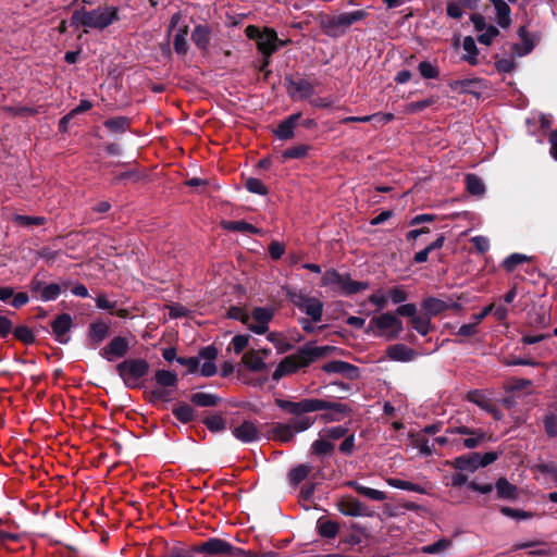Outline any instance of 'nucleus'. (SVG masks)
I'll list each match as a JSON object with an SVG mask.
<instances>
[{
  "mask_svg": "<svg viewBox=\"0 0 557 557\" xmlns=\"http://www.w3.org/2000/svg\"><path fill=\"white\" fill-rule=\"evenodd\" d=\"M120 21L119 8L114 5H103L87 11L77 10L72 15V23L76 26H85L102 30Z\"/></svg>",
  "mask_w": 557,
  "mask_h": 557,
  "instance_id": "obj_1",
  "label": "nucleus"
},
{
  "mask_svg": "<svg viewBox=\"0 0 557 557\" xmlns=\"http://www.w3.org/2000/svg\"><path fill=\"white\" fill-rule=\"evenodd\" d=\"M276 403L280 408L298 417L307 412L330 409L332 411L331 416L324 414L323 418L325 420H339L341 416L346 411V407L343 404L329 403L322 399L307 398L297 403L288 400H277Z\"/></svg>",
  "mask_w": 557,
  "mask_h": 557,
  "instance_id": "obj_2",
  "label": "nucleus"
},
{
  "mask_svg": "<svg viewBox=\"0 0 557 557\" xmlns=\"http://www.w3.org/2000/svg\"><path fill=\"white\" fill-rule=\"evenodd\" d=\"M367 332L387 341H392L397 338L403 332V322L389 312L382 313L370 320Z\"/></svg>",
  "mask_w": 557,
  "mask_h": 557,
  "instance_id": "obj_3",
  "label": "nucleus"
},
{
  "mask_svg": "<svg viewBox=\"0 0 557 557\" xmlns=\"http://www.w3.org/2000/svg\"><path fill=\"white\" fill-rule=\"evenodd\" d=\"M245 34L249 39L257 41L259 51L265 57H270L280 47H284L289 42V40H280L272 28L260 30L259 27L249 25L246 27Z\"/></svg>",
  "mask_w": 557,
  "mask_h": 557,
  "instance_id": "obj_4",
  "label": "nucleus"
},
{
  "mask_svg": "<svg viewBox=\"0 0 557 557\" xmlns=\"http://www.w3.org/2000/svg\"><path fill=\"white\" fill-rule=\"evenodd\" d=\"M367 15L366 10L345 12L323 21L322 28L326 35L336 37L342 35L354 23L363 20Z\"/></svg>",
  "mask_w": 557,
  "mask_h": 557,
  "instance_id": "obj_5",
  "label": "nucleus"
},
{
  "mask_svg": "<svg viewBox=\"0 0 557 557\" xmlns=\"http://www.w3.org/2000/svg\"><path fill=\"white\" fill-rule=\"evenodd\" d=\"M116 370L127 387L140 385L141 379L148 373L149 364L144 359H128L121 362Z\"/></svg>",
  "mask_w": 557,
  "mask_h": 557,
  "instance_id": "obj_6",
  "label": "nucleus"
},
{
  "mask_svg": "<svg viewBox=\"0 0 557 557\" xmlns=\"http://www.w3.org/2000/svg\"><path fill=\"white\" fill-rule=\"evenodd\" d=\"M322 285L345 295L356 294L368 287L366 283L352 281L348 275L341 274L335 270L326 271L323 274Z\"/></svg>",
  "mask_w": 557,
  "mask_h": 557,
  "instance_id": "obj_7",
  "label": "nucleus"
},
{
  "mask_svg": "<svg viewBox=\"0 0 557 557\" xmlns=\"http://www.w3.org/2000/svg\"><path fill=\"white\" fill-rule=\"evenodd\" d=\"M156 386L151 389L152 400H170L177 384L176 373L168 370H158L154 374Z\"/></svg>",
  "mask_w": 557,
  "mask_h": 557,
  "instance_id": "obj_8",
  "label": "nucleus"
},
{
  "mask_svg": "<svg viewBox=\"0 0 557 557\" xmlns=\"http://www.w3.org/2000/svg\"><path fill=\"white\" fill-rule=\"evenodd\" d=\"M310 358H307L302 351L298 355H292L283 359L272 374L273 380L278 381L285 375L295 373L300 368L307 367Z\"/></svg>",
  "mask_w": 557,
  "mask_h": 557,
  "instance_id": "obj_9",
  "label": "nucleus"
},
{
  "mask_svg": "<svg viewBox=\"0 0 557 557\" xmlns=\"http://www.w3.org/2000/svg\"><path fill=\"white\" fill-rule=\"evenodd\" d=\"M271 308H255L249 314L247 327L256 334H264L269 330V323L273 318Z\"/></svg>",
  "mask_w": 557,
  "mask_h": 557,
  "instance_id": "obj_10",
  "label": "nucleus"
},
{
  "mask_svg": "<svg viewBox=\"0 0 557 557\" xmlns=\"http://www.w3.org/2000/svg\"><path fill=\"white\" fill-rule=\"evenodd\" d=\"M270 349H250L242 357L243 364L252 372H262L267 369L265 359L270 355Z\"/></svg>",
  "mask_w": 557,
  "mask_h": 557,
  "instance_id": "obj_11",
  "label": "nucleus"
},
{
  "mask_svg": "<svg viewBox=\"0 0 557 557\" xmlns=\"http://www.w3.org/2000/svg\"><path fill=\"white\" fill-rule=\"evenodd\" d=\"M129 343L126 338L116 336L100 351V356L108 361L124 357L128 351Z\"/></svg>",
  "mask_w": 557,
  "mask_h": 557,
  "instance_id": "obj_12",
  "label": "nucleus"
},
{
  "mask_svg": "<svg viewBox=\"0 0 557 557\" xmlns=\"http://www.w3.org/2000/svg\"><path fill=\"white\" fill-rule=\"evenodd\" d=\"M295 304L302 312L309 315L312 321L319 322L321 320L323 304L319 299L308 296H298Z\"/></svg>",
  "mask_w": 557,
  "mask_h": 557,
  "instance_id": "obj_13",
  "label": "nucleus"
},
{
  "mask_svg": "<svg viewBox=\"0 0 557 557\" xmlns=\"http://www.w3.org/2000/svg\"><path fill=\"white\" fill-rule=\"evenodd\" d=\"M468 399L480 407L482 410L491 413L495 419H500V411L497 409L493 400L483 392L472 391L468 393Z\"/></svg>",
  "mask_w": 557,
  "mask_h": 557,
  "instance_id": "obj_14",
  "label": "nucleus"
},
{
  "mask_svg": "<svg viewBox=\"0 0 557 557\" xmlns=\"http://www.w3.org/2000/svg\"><path fill=\"white\" fill-rule=\"evenodd\" d=\"M338 510L349 517L369 516L367 507L356 498L343 497L338 502Z\"/></svg>",
  "mask_w": 557,
  "mask_h": 557,
  "instance_id": "obj_15",
  "label": "nucleus"
},
{
  "mask_svg": "<svg viewBox=\"0 0 557 557\" xmlns=\"http://www.w3.org/2000/svg\"><path fill=\"white\" fill-rule=\"evenodd\" d=\"M233 435L244 443H251L260 438V432L251 421H244L242 424L234 428Z\"/></svg>",
  "mask_w": 557,
  "mask_h": 557,
  "instance_id": "obj_16",
  "label": "nucleus"
},
{
  "mask_svg": "<svg viewBox=\"0 0 557 557\" xmlns=\"http://www.w3.org/2000/svg\"><path fill=\"white\" fill-rule=\"evenodd\" d=\"M52 331L60 343L67 342V332L72 326V318L70 314L63 313L55 318L51 324Z\"/></svg>",
  "mask_w": 557,
  "mask_h": 557,
  "instance_id": "obj_17",
  "label": "nucleus"
},
{
  "mask_svg": "<svg viewBox=\"0 0 557 557\" xmlns=\"http://www.w3.org/2000/svg\"><path fill=\"white\" fill-rule=\"evenodd\" d=\"M109 324L103 321H96L90 324L88 332V342L96 347L109 335Z\"/></svg>",
  "mask_w": 557,
  "mask_h": 557,
  "instance_id": "obj_18",
  "label": "nucleus"
},
{
  "mask_svg": "<svg viewBox=\"0 0 557 557\" xmlns=\"http://www.w3.org/2000/svg\"><path fill=\"white\" fill-rule=\"evenodd\" d=\"M453 307H457V304L433 297L428 298L422 302V309L430 318Z\"/></svg>",
  "mask_w": 557,
  "mask_h": 557,
  "instance_id": "obj_19",
  "label": "nucleus"
},
{
  "mask_svg": "<svg viewBox=\"0 0 557 557\" xmlns=\"http://www.w3.org/2000/svg\"><path fill=\"white\" fill-rule=\"evenodd\" d=\"M386 354L389 359L401 362L411 361L416 356V352L411 348L403 344L389 346Z\"/></svg>",
  "mask_w": 557,
  "mask_h": 557,
  "instance_id": "obj_20",
  "label": "nucleus"
},
{
  "mask_svg": "<svg viewBox=\"0 0 557 557\" xmlns=\"http://www.w3.org/2000/svg\"><path fill=\"white\" fill-rule=\"evenodd\" d=\"M198 550L209 554H227L232 552V545L221 539H210L202 543Z\"/></svg>",
  "mask_w": 557,
  "mask_h": 557,
  "instance_id": "obj_21",
  "label": "nucleus"
},
{
  "mask_svg": "<svg viewBox=\"0 0 557 557\" xmlns=\"http://www.w3.org/2000/svg\"><path fill=\"white\" fill-rule=\"evenodd\" d=\"M479 460H480L479 453H472L469 455H463V456L457 457L453 461V466L459 470L474 472L475 470L481 468Z\"/></svg>",
  "mask_w": 557,
  "mask_h": 557,
  "instance_id": "obj_22",
  "label": "nucleus"
},
{
  "mask_svg": "<svg viewBox=\"0 0 557 557\" xmlns=\"http://www.w3.org/2000/svg\"><path fill=\"white\" fill-rule=\"evenodd\" d=\"M301 116L300 113L292 114L286 120L280 123L277 128L275 129V135L280 139H289L294 136V128Z\"/></svg>",
  "mask_w": 557,
  "mask_h": 557,
  "instance_id": "obj_23",
  "label": "nucleus"
},
{
  "mask_svg": "<svg viewBox=\"0 0 557 557\" xmlns=\"http://www.w3.org/2000/svg\"><path fill=\"white\" fill-rule=\"evenodd\" d=\"M495 488L498 498L509 500H515L518 498L517 487L505 478H500L496 481Z\"/></svg>",
  "mask_w": 557,
  "mask_h": 557,
  "instance_id": "obj_24",
  "label": "nucleus"
},
{
  "mask_svg": "<svg viewBox=\"0 0 557 557\" xmlns=\"http://www.w3.org/2000/svg\"><path fill=\"white\" fill-rule=\"evenodd\" d=\"M347 485L352 487L360 495H362L371 500L383 502V500L387 499V495L384 492L375 490V488L367 487L356 481H349L347 483Z\"/></svg>",
  "mask_w": 557,
  "mask_h": 557,
  "instance_id": "obj_25",
  "label": "nucleus"
},
{
  "mask_svg": "<svg viewBox=\"0 0 557 557\" xmlns=\"http://www.w3.org/2000/svg\"><path fill=\"white\" fill-rule=\"evenodd\" d=\"M211 39V32L205 25H198L191 33L193 42L201 50L207 51Z\"/></svg>",
  "mask_w": 557,
  "mask_h": 557,
  "instance_id": "obj_26",
  "label": "nucleus"
},
{
  "mask_svg": "<svg viewBox=\"0 0 557 557\" xmlns=\"http://www.w3.org/2000/svg\"><path fill=\"white\" fill-rule=\"evenodd\" d=\"M496 15L497 23L500 27H508L511 23L510 18V8L504 0H492Z\"/></svg>",
  "mask_w": 557,
  "mask_h": 557,
  "instance_id": "obj_27",
  "label": "nucleus"
},
{
  "mask_svg": "<svg viewBox=\"0 0 557 557\" xmlns=\"http://www.w3.org/2000/svg\"><path fill=\"white\" fill-rule=\"evenodd\" d=\"M386 483L395 488L416 492L419 494H426V488L420 484L412 483L410 481H405L396 478L386 479Z\"/></svg>",
  "mask_w": 557,
  "mask_h": 557,
  "instance_id": "obj_28",
  "label": "nucleus"
},
{
  "mask_svg": "<svg viewBox=\"0 0 557 557\" xmlns=\"http://www.w3.org/2000/svg\"><path fill=\"white\" fill-rule=\"evenodd\" d=\"M491 440V436L481 429H475L467 438L463 440L462 445L466 448L472 449L479 447L482 443Z\"/></svg>",
  "mask_w": 557,
  "mask_h": 557,
  "instance_id": "obj_29",
  "label": "nucleus"
},
{
  "mask_svg": "<svg viewBox=\"0 0 557 557\" xmlns=\"http://www.w3.org/2000/svg\"><path fill=\"white\" fill-rule=\"evenodd\" d=\"M323 370L327 373H343L351 376L356 372V368L344 361H331L323 366Z\"/></svg>",
  "mask_w": 557,
  "mask_h": 557,
  "instance_id": "obj_30",
  "label": "nucleus"
},
{
  "mask_svg": "<svg viewBox=\"0 0 557 557\" xmlns=\"http://www.w3.org/2000/svg\"><path fill=\"white\" fill-rule=\"evenodd\" d=\"M273 437L283 443H288L294 438V431L289 423H277L273 426L272 430Z\"/></svg>",
  "mask_w": 557,
  "mask_h": 557,
  "instance_id": "obj_31",
  "label": "nucleus"
},
{
  "mask_svg": "<svg viewBox=\"0 0 557 557\" xmlns=\"http://www.w3.org/2000/svg\"><path fill=\"white\" fill-rule=\"evenodd\" d=\"M462 48L466 51V54L462 57V59L472 65L476 64L479 51L474 39L470 36L466 37L462 42Z\"/></svg>",
  "mask_w": 557,
  "mask_h": 557,
  "instance_id": "obj_32",
  "label": "nucleus"
},
{
  "mask_svg": "<svg viewBox=\"0 0 557 557\" xmlns=\"http://www.w3.org/2000/svg\"><path fill=\"white\" fill-rule=\"evenodd\" d=\"M412 327L422 336H425L432 331L431 318L424 313L417 315L413 320H410Z\"/></svg>",
  "mask_w": 557,
  "mask_h": 557,
  "instance_id": "obj_33",
  "label": "nucleus"
},
{
  "mask_svg": "<svg viewBox=\"0 0 557 557\" xmlns=\"http://www.w3.org/2000/svg\"><path fill=\"white\" fill-rule=\"evenodd\" d=\"M334 445L326 438L320 436L319 440L314 441L311 445V451L318 456L331 455L333 453Z\"/></svg>",
  "mask_w": 557,
  "mask_h": 557,
  "instance_id": "obj_34",
  "label": "nucleus"
},
{
  "mask_svg": "<svg viewBox=\"0 0 557 557\" xmlns=\"http://www.w3.org/2000/svg\"><path fill=\"white\" fill-rule=\"evenodd\" d=\"M223 228L228 231L245 232L251 234H258L259 230L253 225L244 221H226L222 223Z\"/></svg>",
  "mask_w": 557,
  "mask_h": 557,
  "instance_id": "obj_35",
  "label": "nucleus"
},
{
  "mask_svg": "<svg viewBox=\"0 0 557 557\" xmlns=\"http://www.w3.org/2000/svg\"><path fill=\"white\" fill-rule=\"evenodd\" d=\"M312 86L306 81L295 82L290 86V94L294 97L308 98L312 95Z\"/></svg>",
  "mask_w": 557,
  "mask_h": 557,
  "instance_id": "obj_36",
  "label": "nucleus"
},
{
  "mask_svg": "<svg viewBox=\"0 0 557 557\" xmlns=\"http://www.w3.org/2000/svg\"><path fill=\"white\" fill-rule=\"evenodd\" d=\"M319 533L324 537H335L338 533L339 525L331 520H319L318 521Z\"/></svg>",
  "mask_w": 557,
  "mask_h": 557,
  "instance_id": "obj_37",
  "label": "nucleus"
},
{
  "mask_svg": "<svg viewBox=\"0 0 557 557\" xmlns=\"http://www.w3.org/2000/svg\"><path fill=\"white\" fill-rule=\"evenodd\" d=\"M12 221L22 227H32L35 225H42L45 223V219L41 216H29V215H22V214H14L12 216Z\"/></svg>",
  "mask_w": 557,
  "mask_h": 557,
  "instance_id": "obj_38",
  "label": "nucleus"
},
{
  "mask_svg": "<svg viewBox=\"0 0 557 557\" xmlns=\"http://www.w3.org/2000/svg\"><path fill=\"white\" fill-rule=\"evenodd\" d=\"M191 401L200 407H212L218 404L219 398L213 394L199 392L191 396Z\"/></svg>",
  "mask_w": 557,
  "mask_h": 557,
  "instance_id": "obj_39",
  "label": "nucleus"
},
{
  "mask_svg": "<svg viewBox=\"0 0 557 557\" xmlns=\"http://www.w3.org/2000/svg\"><path fill=\"white\" fill-rule=\"evenodd\" d=\"M311 472V467L309 465H299L296 468L292 469L289 472V481L294 485H298L301 481H304L308 474Z\"/></svg>",
  "mask_w": 557,
  "mask_h": 557,
  "instance_id": "obj_40",
  "label": "nucleus"
},
{
  "mask_svg": "<svg viewBox=\"0 0 557 557\" xmlns=\"http://www.w3.org/2000/svg\"><path fill=\"white\" fill-rule=\"evenodd\" d=\"M451 546V541L448 539H440L433 544L421 547V552L424 554H440L447 550Z\"/></svg>",
  "mask_w": 557,
  "mask_h": 557,
  "instance_id": "obj_41",
  "label": "nucleus"
},
{
  "mask_svg": "<svg viewBox=\"0 0 557 557\" xmlns=\"http://www.w3.org/2000/svg\"><path fill=\"white\" fill-rule=\"evenodd\" d=\"M267 339L272 343L280 352H285L292 348L290 344L281 333L271 332L268 334Z\"/></svg>",
  "mask_w": 557,
  "mask_h": 557,
  "instance_id": "obj_42",
  "label": "nucleus"
},
{
  "mask_svg": "<svg viewBox=\"0 0 557 557\" xmlns=\"http://www.w3.org/2000/svg\"><path fill=\"white\" fill-rule=\"evenodd\" d=\"M435 102H436V98L430 97V98L421 100V101L410 102L405 106L404 110L406 113L412 114V113L420 112V111L433 106Z\"/></svg>",
  "mask_w": 557,
  "mask_h": 557,
  "instance_id": "obj_43",
  "label": "nucleus"
},
{
  "mask_svg": "<svg viewBox=\"0 0 557 557\" xmlns=\"http://www.w3.org/2000/svg\"><path fill=\"white\" fill-rule=\"evenodd\" d=\"M334 348L331 347V346H319V347H315V346H307L305 349H302V354L307 357V358H310V362L315 359V358H319V357H323V356H326L331 350H333Z\"/></svg>",
  "mask_w": 557,
  "mask_h": 557,
  "instance_id": "obj_44",
  "label": "nucleus"
},
{
  "mask_svg": "<svg viewBox=\"0 0 557 557\" xmlns=\"http://www.w3.org/2000/svg\"><path fill=\"white\" fill-rule=\"evenodd\" d=\"M312 424L313 419L307 416L297 417L289 422L295 434L308 430Z\"/></svg>",
  "mask_w": 557,
  "mask_h": 557,
  "instance_id": "obj_45",
  "label": "nucleus"
},
{
  "mask_svg": "<svg viewBox=\"0 0 557 557\" xmlns=\"http://www.w3.org/2000/svg\"><path fill=\"white\" fill-rule=\"evenodd\" d=\"M466 182H467V189L470 194H472V195L483 194L484 185L478 176H475L473 174H469V175H467Z\"/></svg>",
  "mask_w": 557,
  "mask_h": 557,
  "instance_id": "obj_46",
  "label": "nucleus"
},
{
  "mask_svg": "<svg viewBox=\"0 0 557 557\" xmlns=\"http://www.w3.org/2000/svg\"><path fill=\"white\" fill-rule=\"evenodd\" d=\"M347 433V429L344 426H331L325 428L320 432V436L326 437L330 442L336 441L343 436H345Z\"/></svg>",
  "mask_w": 557,
  "mask_h": 557,
  "instance_id": "obj_47",
  "label": "nucleus"
},
{
  "mask_svg": "<svg viewBox=\"0 0 557 557\" xmlns=\"http://www.w3.org/2000/svg\"><path fill=\"white\" fill-rule=\"evenodd\" d=\"M187 27L181 29L174 37V49L180 54H185L187 52Z\"/></svg>",
  "mask_w": 557,
  "mask_h": 557,
  "instance_id": "obj_48",
  "label": "nucleus"
},
{
  "mask_svg": "<svg viewBox=\"0 0 557 557\" xmlns=\"http://www.w3.org/2000/svg\"><path fill=\"white\" fill-rule=\"evenodd\" d=\"M174 416L182 422L187 423L194 418V410L188 405H180L173 410Z\"/></svg>",
  "mask_w": 557,
  "mask_h": 557,
  "instance_id": "obj_49",
  "label": "nucleus"
},
{
  "mask_svg": "<svg viewBox=\"0 0 557 557\" xmlns=\"http://www.w3.org/2000/svg\"><path fill=\"white\" fill-rule=\"evenodd\" d=\"M61 294V286L59 284H49L44 286L40 298L44 301H50L57 299Z\"/></svg>",
  "mask_w": 557,
  "mask_h": 557,
  "instance_id": "obj_50",
  "label": "nucleus"
},
{
  "mask_svg": "<svg viewBox=\"0 0 557 557\" xmlns=\"http://www.w3.org/2000/svg\"><path fill=\"white\" fill-rule=\"evenodd\" d=\"M418 69L424 78H436L440 74L438 69L428 61L420 62Z\"/></svg>",
  "mask_w": 557,
  "mask_h": 557,
  "instance_id": "obj_51",
  "label": "nucleus"
},
{
  "mask_svg": "<svg viewBox=\"0 0 557 557\" xmlns=\"http://www.w3.org/2000/svg\"><path fill=\"white\" fill-rule=\"evenodd\" d=\"M246 188L253 194L258 195H267L268 188L265 185L259 180L255 177H250L246 181Z\"/></svg>",
  "mask_w": 557,
  "mask_h": 557,
  "instance_id": "obj_52",
  "label": "nucleus"
},
{
  "mask_svg": "<svg viewBox=\"0 0 557 557\" xmlns=\"http://www.w3.org/2000/svg\"><path fill=\"white\" fill-rule=\"evenodd\" d=\"M248 335H236L233 337L230 344V349H232L235 354H240L248 346Z\"/></svg>",
  "mask_w": 557,
  "mask_h": 557,
  "instance_id": "obj_53",
  "label": "nucleus"
},
{
  "mask_svg": "<svg viewBox=\"0 0 557 557\" xmlns=\"http://www.w3.org/2000/svg\"><path fill=\"white\" fill-rule=\"evenodd\" d=\"M499 32L495 26H487L486 29L479 36V41L483 45H491L492 41L498 36Z\"/></svg>",
  "mask_w": 557,
  "mask_h": 557,
  "instance_id": "obj_54",
  "label": "nucleus"
},
{
  "mask_svg": "<svg viewBox=\"0 0 557 557\" xmlns=\"http://www.w3.org/2000/svg\"><path fill=\"white\" fill-rule=\"evenodd\" d=\"M528 260L525 255L513 253L504 261V267L507 271H512L518 264Z\"/></svg>",
  "mask_w": 557,
  "mask_h": 557,
  "instance_id": "obj_55",
  "label": "nucleus"
},
{
  "mask_svg": "<svg viewBox=\"0 0 557 557\" xmlns=\"http://www.w3.org/2000/svg\"><path fill=\"white\" fill-rule=\"evenodd\" d=\"M502 513L506 517H509V518H512V519H529L531 518V513L530 512H527V511H523V510H519V509H513V508H510V507H503L500 509Z\"/></svg>",
  "mask_w": 557,
  "mask_h": 557,
  "instance_id": "obj_56",
  "label": "nucleus"
},
{
  "mask_svg": "<svg viewBox=\"0 0 557 557\" xmlns=\"http://www.w3.org/2000/svg\"><path fill=\"white\" fill-rule=\"evenodd\" d=\"M308 147L305 145H300L297 147L289 148L284 151L283 157L285 159H293V158H302L307 154Z\"/></svg>",
  "mask_w": 557,
  "mask_h": 557,
  "instance_id": "obj_57",
  "label": "nucleus"
},
{
  "mask_svg": "<svg viewBox=\"0 0 557 557\" xmlns=\"http://www.w3.org/2000/svg\"><path fill=\"white\" fill-rule=\"evenodd\" d=\"M248 314H249V312H247L246 310H244L243 308H239V307H232L228 310V317L230 318L235 319V320H239L245 325H247V322H248V319H249Z\"/></svg>",
  "mask_w": 557,
  "mask_h": 557,
  "instance_id": "obj_58",
  "label": "nucleus"
},
{
  "mask_svg": "<svg viewBox=\"0 0 557 557\" xmlns=\"http://www.w3.org/2000/svg\"><path fill=\"white\" fill-rule=\"evenodd\" d=\"M388 298L394 304L404 302L407 299V293L401 287H394L387 293Z\"/></svg>",
  "mask_w": 557,
  "mask_h": 557,
  "instance_id": "obj_59",
  "label": "nucleus"
},
{
  "mask_svg": "<svg viewBox=\"0 0 557 557\" xmlns=\"http://www.w3.org/2000/svg\"><path fill=\"white\" fill-rule=\"evenodd\" d=\"M396 312L399 315L409 317L410 320H413V318H416L418 315L417 307L413 304L401 305L397 308Z\"/></svg>",
  "mask_w": 557,
  "mask_h": 557,
  "instance_id": "obj_60",
  "label": "nucleus"
},
{
  "mask_svg": "<svg viewBox=\"0 0 557 557\" xmlns=\"http://www.w3.org/2000/svg\"><path fill=\"white\" fill-rule=\"evenodd\" d=\"M14 335L24 343H32L34 341V335L32 331L26 326L16 327L14 331Z\"/></svg>",
  "mask_w": 557,
  "mask_h": 557,
  "instance_id": "obj_61",
  "label": "nucleus"
},
{
  "mask_svg": "<svg viewBox=\"0 0 557 557\" xmlns=\"http://www.w3.org/2000/svg\"><path fill=\"white\" fill-rule=\"evenodd\" d=\"M387 298L388 296H386L382 290H377L370 296L369 300L379 309H382L386 306Z\"/></svg>",
  "mask_w": 557,
  "mask_h": 557,
  "instance_id": "obj_62",
  "label": "nucleus"
},
{
  "mask_svg": "<svg viewBox=\"0 0 557 557\" xmlns=\"http://www.w3.org/2000/svg\"><path fill=\"white\" fill-rule=\"evenodd\" d=\"M476 250L481 253L485 252L490 248V240L485 236H474L471 238Z\"/></svg>",
  "mask_w": 557,
  "mask_h": 557,
  "instance_id": "obj_63",
  "label": "nucleus"
},
{
  "mask_svg": "<svg viewBox=\"0 0 557 557\" xmlns=\"http://www.w3.org/2000/svg\"><path fill=\"white\" fill-rule=\"evenodd\" d=\"M545 431L549 436L557 434V419L554 414H549L544 420Z\"/></svg>",
  "mask_w": 557,
  "mask_h": 557,
  "instance_id": "obj_64",
  "label": "nucleus"
}]
</instances>
